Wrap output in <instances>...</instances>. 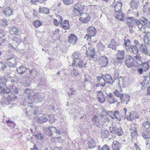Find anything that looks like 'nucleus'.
Segmentation results:
<instances>
[{"label":"nucleus","instance_id":"obj_57","mask_svg":"<svg viewBox=\"0 0 150 150\" xmlns=\"http://www.w3.org/2000/svg\"><path fill=\"white\" fill-rule=\"evenodd\" d=\"M70 74L71 75H74L76 76H77L79 74L78 71L75 69H73L71 70Z\"/></svg>","mask_w":150,"mask_h":150},{"label":"nucleus","instance_id":"obj_24","mask_svg":"<svg viewBox=\"0 0 150 150\" xmlns=\"http://www.w3.org/2000/svg\"><path fill=\"white\" fill-rule=\"evenodd\" d=\"M121 146V144L117 141H113L112 144V147L113 150H120Z\"/></svg>","mask_w":150,"mask_h":150},{"label":"nucleus","instance_id":"obj_14","mask_svg":"<svg viewBox=\"0 0 150 150\" xmlns=\"http://www.w3.org/2000/svg\"><path fill=\"white\" fill-rule=\"evenodd\" d=\"M127 119L130 120L139 118V116L136 111L132 112L129 113V116H126Z\"/></svg>","mask_w":150,"mask_h":150},{"label":"nucleus","instance_id":"obj_61","mask_svg":"<svg viewBox=\"0 0 150 150\" xmlns=\"http://www.w3.org/2000/svg\"><path fill=\"white\" fill-rule=\"evenodd\" d=\"M124 45L125 47L131 45V42L129 39H127V40H126L125 39H124Z\"/></svg>","mask_w":150,"mask_h":150},{"label":"nucleus","instance_id":"obj_11","mask_svg":"<svg viewBox=\"0 0 150 150\" xmlns=\"http://www.w3.org/2000/svg\"><path fill=\"white\" fill-rule=\"evenodd\" d=\"M77 40V37L73 34H70L68 37V41L69 42L73 45H74Z\"/></svg>","mask_w":150,"mask_h":150},{"label":"nucleus","instance_id":"obj_18","mask_svg":"<svg viewBox=\"0 0 150 150\" xmlns=\"http://www.w3.org/2000/svg\"><path fill=\"white\" fill-rule=\"evenodd\" d=\"M130 96L128 95L123 93L122 95L120 98L121 101L123 103H124V102H126L125 104L127 105L128 102L130 101Z\"/></svg>","mask_w":150,"mask_h":150},{"label":"nucleus","instance_id":"obj_13","mask_svg":"<svg viewBox=\"0 0 150 150\" xmlns=\"http://www.w3.org/2000/svg\"><path fill=\"white\" fill-rule=\"evenodd\" d=\"M101 120L99 117L96 115L93 116L92 121L93 124L97 126H98L100 125H101Z\"/></svg>","mask_w":150,"mask_h":150},{"label":"nucleus","instance_id":"obj_60","mask_svg":"<svg viewBox=\"0 0 150 150\" xmlns=\"http://www.w3.org/2000/svg\"><path fill=\"white\" fill-rule=\"evenodd\" d=\"M48 117L49 119V121L50 122V123H52L55 122V120L54 119L53 115H48Z\"/></svg>","mask_w":150,"mask_h":150},{"label":"nucleus","instance_id":"obj_6","mask_svg":"<svg viewBox=\"0 0 150 150\" xmlns=\"http://www.w3.org/2000/svg\"><path fill=\"white\" fill-rule=\"evenodd\" d=\"M32 98L35 103H38L43 100L45 96L42 94L36 93L33 95Z\"/></svg>","mask_w":150,"mask_h":150},{"label":"nucleus","instance_id":"obj_50","mask_svg":"<svg viewBox=\"0 0 150 150\" xmlns=\"http://www.w3.org/2000/svg\"><path fill=\"white\" fill-rule=\"evenodd\" d=\"M17 39L16 38H13L12 39L13 42L10 44L16 47L19 44V42L17 40Z\"/></svg>","mask_w":150,"mask_h":150},{"label":"nucleus","instance_id":"obj_64","mask_svg":"<svg viewBox=\"0 0 150 150\" xmlns=\"http://www.w3.org/2000/svg\"><path fill=\"white\" fill-rule=\"evenodd\" d=\"M107 114L111 117L112 119H114V112L112 111H108L107 112Z\"/></svg>","mask_w":150,"mask_h":150},{"label":"nucleus","instance_id":"obj_25","mask_svg":"<svg viewBox=\"0 0 150 150\" xmlns=\"http://www.w3.org/2000/svg\"><path fill=\"white\" fill-rule=\"evenodd\" d=\"M139 4L137 0H132L129 4L130 6L132 9H137Z\"/></svg>","mask_w":150,"mask_h":150},{"label":"nucleus","instance_id":"obj_34","mask_svg":"<svg viewBox=\"0 0 150 150\" xmlns=\"http://www.w3.org/2000/svg\"><path fill=\"white\" fill-rule=\"evenodd\" d=\"M114 119H116L119 121H121L122 119V116H121L120 112L117 110L114 111Z\"/></svg>","mask_w":150,"mask_h":150},{"label":"nucleus","instance_id":"obj_42","mask_svg":"<svg viewBox=\"0 0 150 150\" xmlns=\"http://www.w3.org/2000/svg\"><path fill=\"white\" fill-rule=\"evenodd\" d=\"M33 109V107L32 106H28L26 109V112L27 114L29 116L32 115Z\"/></svg>","mask_w":150,"mask_h":150},{"label":"nucleus","instance_id":"obj_7","mask_svg":"<svg viewBox=\"0 0 150 150\" xmlns=\"http://www.w3.org/2000/svg\"><path fill=\"white\" fill-rule=\"evenodd\" d=\"M81 17L79 18V20L82 23H87L90 20L91 17L88 13H85L81 14Z\"/></svg>","mask_w":150,"mask_h":150},{"label":"nucleus","instance_id":"obj_41","mask_svg":"<svg viewBox=\"0 0 150 150\" xmlns=\"http://www.w3.org/2000/svg\"><path fill=\"white\" fill-rule=\"evenodd\" d=\"M131 47V52L134 54H137L139 52V50L137 47L134 45H132Z\"/></svg>","mask_w":150,"mask_h":150},{"label":"nucleus","instance_id":"obj_17","mask_svg":"<svg viewBox=\"0 0 150 150\" xmlns=\"http://www.w3.org/2000/svg\"><path fill=\"white\" fill-rule=\"evenodd\" d=\"M74 9L80 13L84 10V5L82 3H79L75 4L73 6Z\"/></svg>","mask_w":150,"mask_h":150},{"label":"nucleus","instance_id":"obj_44","mask_svg":"<svg viewBox=\"0 0 150 150\" xmlns=\"http://www.w3.org/2000/svg\"><path fill=\"white\" fill-rule=\"evenodd\" d=\"M119 86L124 87L125 85L124 79L121 76H120L118 80Z\"/></svg>","mask_w":150,"mask_h":150},{"label":"nucleus","instance_id":"obj_43","mask_svg":"<svg viewBox=\"0 0 150 150\" xmlns=\"http://www.w3.org/2000/svg\"><path fill=\"white\" fill-rule=\"evenodd\" d=\"M8 24V23L6 19H3L0 21V26H1L4 27H7Z\"/></svg>","mask_w":150,"mask_h":150},{"label":"nucleus","instance_id":"obj_8","mask_svg":"<svg viewBox=\"0 0 150 150\" xmlns=\"http://www.w3.org/2000/svg\"><path fill=\"white\" fill-rule=\"evenodd\" d=\"M88 50H89L90 53L88 50H86V54L88 57H90L91 58H93L95 56V50L94 47L90 46L88 47Z\"/></svg>","mask_w":150,"mask_h":150},{"label":"nucleus","instance_id":"obj_16","mask_svg":"<svg viewBox=\"0 0 150 150\" xmlns=\"http://www.w3.org/2000/svg\"><path fill=\"white\" fill-rule=\"evenodd\" d=\"M97 100L101 103H103L105 101L104 96L101 91H100L98 92Z\"/></svg>","mask_w":150,"mask_h":150},{"label":"nucleus","instance_id":"obj_15","mask_svg":"<svg viewBox=\"0 0 150 150\" xmlns=\"http://www.w3.org/2000/svg\"><path fill=\"white\" fill-rule=\"evenodd\" d=\"M107 83L112 85L115 81L113 79L111 75L109 74H106L105 75V78H104Z\"/></svg>","mask_w":150,"mask_h":150},{"label":"nucleus","instance_id":"obj_38","mask_svg":"<svg viewBox=\"0 0 150 150\" xmlns=\"http://www.w3.org/2000/svg\"><path fill=\"white\" fill-rule=\"evenodd\" d=\"M39 12L40 13H42L48 14L49 13V9L47 8L40 7L39 8Z\"/></svg>","mask_w":150,"mask_h":150},{"label":"nucleus","instance_id":"obj_39","mask_svg":"<svg viewBox=\"0 0 150 150\" xmlns=\"http://www.w3.org/2000/svg\"><path fill=\"white\" fill-rule=\"evenodd\" d=\"M88 148L90 149H92L95 147L96 146V143L94 140L91 139L88 142Z\"/></svg>","mask_w":150,"mask_h":150},{"label":"nucleus","instance_id":"obj_62","mask_svg":"<svg viewBox=\"0 0 150 150\" xmlns=\"http://www.w3.org/2000/svg\"><path fill=\"white\" fill-rule=\"evenodd\" d=\"M11 91L12 93V94H18V91L16 87L15 86H13V89L11 90Z\"/></svg>","mask_w":150,"mask_h":150},{"label":"nucleus","instance_id":"obj_26","mask_svg":"<svg viewBox=\"0 0 150 150\" xmlns=\"http://www.w3.org/2000/svg\"><path fill=\"white\" fill-rule=\"evenodd\" d=\"M35 119H36V121L38 124L46 122L48 120L47 117L44 116H39L35 118Z\"/></svg>","mask_w":150,"mask_h":150},{"label":"nucleus","instance_id":"obj_28","mask_svg":"<svg viewBox=\"0 0 150 150\" xmlns=\"http://www.w3.org/2000/svg\"><path fill=\"white\" fill-rule=\"evenodd\" d=\"M60 26L65 30L69 29L70 27L69 24V21L66 20H64L63 23L62 22V24H60Z\"/></svg>","mask_w":150,"mask_h":150},{"label":"nucleus","instance_id":"obj_21","mask_svg":"<svg viewBox=\"0 0 150 150\" xmlns=\"http://www.w3.org/2000/svg\"><path fill=\"white\" fill-rule=\"evenodd\" d=\"M9 32L12 34L18 35L20 33V31L19 30V28L15 26H13L9 27Z\"/></svg>","mask_w":150,"mask_h":150},{"label":"nucleus","instance_id":"obj_36","mask_svg":"<svg viewBox=\"0 0 150 150\" xmlns=\"http://www.w3.org/2000/svg\"><path fill=\"white\" fill-rule=\"evenodd\" d=\"M142 135L145 139L150 138V130H146L142 133Z\"/></svg>","mask_w":150,"mask_h":150},{"label":"nucleus","instance_id":"obj_30","mask_svg":"<svg viewBox=\"0 0 150 150\" xmlns=\"http://www.w3.org/2000/svg\"><path fill=\"white\" fill-rule=\"evenodd\" d=\"M27 69L25 67L21 65L16 68V70L17 72L19 74H23L25 72Z\"/></svg>","mask_w":150,"mask_h":150},{"label":"nucleus","instance_id":"obj_49","mask_svg":"<svg viewBox=\"0 0 150 150\" xmlns=\"http://www.w3.org/2000/svg\"><path fill=\"white\" fill-rule=\"evenodd\" d=\"M73 58L76 59H80L81 58V55L78 52H75L72 54Z\"/></svg>","mask_w":150,"mask_h":150},{"label":"nucleus","instance_id":"obj_53","mask_svg":"<svg viewBox=\"0 0 150 150\" xmlns=\"http://www.w3.org/2000/svg\"><path fill=\"white\" fill-rule=\"evenodd\" d=\"M56 128L55 127H49L48 129L50 132V133L49 134V136H51L52 135L53 132H54L56 129Z\"/></svg>","mask_w":150,"mask_h":150},{"label":"nucleus","instance_id":"obj_51","mask_svg":"<svg viewBox=\"0 0 150 150\" xmlns=\"http://www.w3.org/2000/svg\"><path fill=\"white\" fill-rule=\"evenodd\" d=\"M33 23L34 26L36 28L39 27L42 25V23L39 20L34 21Z\"/></svg>","mask_w":150,"mask_h":150},{"label":"nucleus","instance_id":"obj_9","mask_svg":"<svg viewBox=\"0 0 150 150\" xmlns=\"http://www.w3.org/2000/svg\"><path fill=\"white\" fill-rule=\"evenodd\" d=\"M99 63L102 67H105L107 65L108 61L107 58L105 56H101L99 58Z\"/></svg>","mask_w":150,"mask_h":150},{"label":"nucleus","instance_id":"obj_55","mask_svg":"<svg viewBox=\"0 0 150 150\" xmlns=\"http://www.w3.org/2000/svg\"><path fill=\"white\" fill-rule=\"evenodd\" d=\"M113 94L118 97L120 98L123 93H120V92L117 89H115L113 92Z\"/></svg>","mask_w":150,"mask_h":150},{"label":"nucleus","instance_id":"obj_56","mask_svg":"<svg viewBox=\"0 0 150 150\" xmlns=\"http://www.w3.org/2000/svg\"><path fill=\"white\" fill-rule=\"evenodd\" d=\"M105 47V45L102 43H99L98 45V50L101 51H103L104 50Z\"/></svg>","mask_w":150,"mask_h":150},{"label":"nucleus","instance_id":"obj_54","mask_svg":"<svg viewBox=\"0 0 150 150\" xmlns=\"http://www.w3.org/2000/svg\"><path fill=\"white\" fill-rule=\"evenodd\" d=\"M119 77V73L118 71L117 70H115L114 71V72L113 76V79H114V80H117L118 79Z\"/></svg>","mask_w":150,"mask_h":150},{"label":"nucleus","instance_id":"obj_3","mask_svg":"<svg viewBox=\"0 0 150 150\" xmlns=\"http://www.w3.org/2000/svg\"><path fill=\"white\" fill-rule=\"evenodd\" d=\"M87 31L88 34H86L84 38L87 41H90L91 39V37L95 35L96 33V30L94 27L90 26L87 29Z\"/></svg>","mask_w":150,"mask_h":150},{"label":"nucleus","instance_id":"obj_31","mask_svg":"<svg viewBox=\"0 0 150 150\" xmlns=\"http://www.w3.org/2000/svg\"><path fill=\"white\" fill-rule=\"evenodd\" d=\"M115 4L114 8L115 12L121 11L122 3L120 1H117Z\"/></svg>","mask_w":150,"mask_h":150},{"label":"nucleus","instance_id":"obj_40","mask_svg":"<svg viewBox=\"0 0 150 150\" xmlns=\"http://www.w3.org/2000/svg\"><path fill=\"white\" fill-rule=\"evenodd\" d=\"M141 21L139 20L136 19L135 22V25H137L139 29H142L143 27H145V28L146 27H145Z\"/></svg>","mask_w":150,"mask_h":150},{"label":"nucleus","instance_id":"obj_5","mask_svg":"<svg viewBox=\"0 0 150 150\" xmlns=\"http://www.w3.org/2000/svg\"><path fill=\"white\" fill-rule=\"evenodd\" d=\"M125 63L127 67L130 68L134 65L135 61L131 56L128 55L126 57Z\"/></svg>","mask_w":150,"mask_h":150},{"label":"nucleus","instance_id":"obj_52","mask_svg":"<svg viewBox=\"0 0 150 150\" xmlns=\"http://www.w3.org/2000/svg\"><path fill=\"white\" fill-rule=\"evenodd\" d=\"M141 21H142L144 23V26L146 25V28L147 27L146 25L149 22L148 20L144 17H142L140 18Z\"/></svg>","mask_w":150,"mask_h":150},{"label":"nucleus","instance_id":"obj_48","mask_svg":"<svg viewBox=\"0 0 150 150\" xmlns=\"http://www.w3.org/2000/svg\"><path fill=\"white\" fill-rule=\"evenodd\" d=\"M6 80L4 78L0 79V86L4 87L6 86Z\"/></svg>","mask_w":150,"mask_h":150},{"label":"nucleus","instance_id":"obj_33","mask_svg":"<svg viewBox=\"0 0 150 150\" xmlns=\"http://www.w3.org/2000/svg\"><path fill=\"white\" fill-rule=\"evenodd\" d=\"M136 62H137V61L138 62H139V63H141V64H142V67H143V68L144 69V70L145 71H146L147 70H148L149 68V62H143L142 63V61L139 60H137V61H136Z\"/></svg>","mask_w":150,"mask_h":150},{"label":"nucleus","instance_id":"obj_10","mask_svg":"<svg viewBox=\"0 0 150 150\" xmlns=\"http://www.w3.org/2000/svg\"><path fill=\"white\" fill-rule=\"evenodd\" d=\"M106 94L107 96H106L105 98L108 102L112 104L116 101V100L115 97L113 96V95L111 93H106Z\"/></svg>","mask_w":150,"mask_h":150},{"label":"nucleus","instance_id":"obj_37","mask_svg":"<svg viewBox=\"0 0 150 150\" xmlns=\"http://www.w3.org/2000/svg\"><path fill=\"white\" fill-rule=\"evenodd\" d=\"M109 132L108 130H102L101 132V135L102 139L108 138L109 136Z\"/></svg>","mask_w":150,"mask_h":150},{"label":"nucleus","instance_id":"obj_58","mask_svg":"<svg viewBox=\"0 0 150 150\" xmlns=\"http://www.w3.org/2000/svg\"><path fill=\"white\" fill-rule=\"evenodd\" d=\"M63 3L65 5H69L73 2V0H62Z\"/></svg>","mask_w":150,"mask_h":150},{"label":"nucleus","instance_id":"obj_20","mask_svg":"<svg viewBox=\"0 0 150 150\" xmlns=\"http://www.w3.org/2000/svg\"><path fill=\"white\" fill-rule=\"evenodd\" d=\"M11 92L9 88L7 87H4L2 86H0V94L1 95H4L6 96L5 94H9Z\"/></svg>","mask_w":150,"mask_h":150},{"label":"nucleus","instance_id":"obj_4","mask_svg":"<svg viewBox=\"0 0 150 150\" xmlns=\"http://www.w3.org/2000/svg\"><path fill=\"white\" fill-rule=\"evenodd\" d=\"M6 64L10 67L15 68L17 65V62L16 58L14 57H9L6 59Z\"/></svg>","mask_w":150,"mask_h":150},{"label":"nucleus","instance_id":"obj_47","mask_svg":"<svg viewBox=\"0 0 150 150\" xmlns=\"http://www.w3.org/2000/svg\"><path fill=\"white\" fill-rule=\"evenodd\" d=\"M142 125L146 129V130H148V129L150 127V123L149 121H147L144 122L142 124Z\"/></svg>","mask_w":150,"mask_h":150},{"label":"nucleus","instance_id":"obj_59","mask_svg":"<svg viewBox=\"0 0 150 150\" xmlns=\"http://www.w3.org/2000/svg\"><path fill=\"white\" fill-rule=\"evenodd\" d=\"M5 36L4 34L3 33L2 30L0 29V45L3 42V38Z\"/></svg>","mask_w":150,"mask_h":150},{"label":"nucleus","instance_id":"obj_22","mask_svg":"<svg viewBox=\"0 0 150 150\" xmlns=\"http://www.w3.org/2000/svg\"><path fill=\"white\" fill-rule=\"evenodd\" d=\"M110 132L112 133H115L119 136H121L123 134V132L121 127H119L117 129L116 128L112 127V131H110Z\"/></svg>","mask_w":150,"mask_h":150},{"label":"nucleus","instance_id":"obj_27","mask_svg":"<svg viewBox=\"0 0 150 150\" xmlns=\"http://www.w3.org/2000/svg\"><path fill=\"white\" fill-rule=\"evenodd\" d=\"M139 49L142 53L146 55L149 54V50H148L145 45L144 44L141 45L139 47Z\"/></svg>","mask_w":150,"mask_h":150},{"label":"nucleus","instance_id":"obj_2","mask_svg":"<svg viewBox=\"0 0 150 150\" xmlns=\"http://www.w3.org/2000/svg\"><path fill=\"white\" fill-rule=\"evenodd\" d=\"M6 70L7 71H5V73L6 74V75L7 76L8 80L12 83H17L18 82V77L15 74L11 75L12 71L10 68H7Z\"/></svg>","mask_w":150,"mask_h":150},{"label":"nucleus","instance_id":"obj_29","mask_svg":"<svg viewBox=\"0 0 150 150\" xmlns=\"http://www.w3.org/2000/svg\"><path fill=\"white\" fill-rule=\"evenodd\" d=\"M134 127H132L131 128H129L131 133V136L132 138H133L137 134V125H134Z\"/></svg>","mask_w":150,"mask_h":150},{"label":"nucleus","instance_id":"obj_12","mask_svg":"<svg viewBox=\"0 0 150 150\" xmlns=\"http://www.w3.org/2000/svg\"><path fill=\"white\" fill-rule=\"evenodd\" d=\"M136 20L132 17H128L126 19V22L129 27L133 28L135 26Z\"/></svg>","mask_w":150,"mask_h":150},{"label":"nucleus","instance_id":"obj_35","mask_svg":"<svg viewBox=\"0 0 150 150\" xmlns=\"http://www.w3.org/2000/svg\"><path fill=\"white\" fill-rule=\"evenodd\" d=\"M116 42L115 40L114 39H111L110 44L108 45V47L115 50L116 48Z\"/></svg>","mask_w":150,"mask_h":150},{"label":"nucleus","instance_id":"obj_19","mask_svg":"<svg viewBox=\"0 0 150 150\" xmlns=\"http://www.w3.org/2000/svg\"><path fill=\"white\" fill-rule=\"evenodd\" d=\"M114 16L118 20L120 21H123L125 19L124 15L122 11L119 12H115L114 14Z\"/></svg>","mask_w":150,"mask_h":150},{"label":"nucleus","instance_id":"obj_46","mask_svg":"<svg viewBox=\"0 0 150 150\" xmlns=\"http://www.w3.org/2000/svg\"><path fill=\"white\" fill-rule=\"evenodd\" d=\"M7 68H10L6 67V65L5 63L0 62V70L4 71L5 70V69L6 68V71H7L6 69Z\"/></svg>","mask_w":150,"mask_h":150},{"label":"nucleus","instance_id":"obj_1","mask_svg":"<svg viewBox=\"0 0 150 150\" xmlns=\"http://www.w3.org/2000/svg\"><path fill=\"white\" fill-rule=\"evenodd\" d=\"M7 95V97H3L1 101L2 105H8L12 103L11 101L15 100L17 98V96L12 94V93Z\"/></svg>","mask_w":150,"mask_h":150},{"label":"nucleus","instance_id":"obj_32","mask_svg":"<svg viewBox=\"0 0 150 150\" xmlns=\"http://www.w3.org/2000/svg\"><path fill=\"white\" fill-rule=\"evenodd\" d=\"M117 60H120L123 59L125 57L124 50H118L117 53Z\"/></svg>","mask_w":150,"mask_h":150},{"label":"nucleus","instance_id":"obj_45","mask_svg":"<svg viewBox=\"0 0 150 150\" xmlns=\"http://www.w3.org/2000/svg\"><path fill=\"white\" fill-rule=\"evenodd\" d=\"M69 90L70 91L68 92V96H69L70 97L71 95L76 94V92L74 88H70Z\"/></svg>","mask_w":150,"mask_h":150},{"label":"nucleus","instance_id":"obj_23","mask_svg":"<svg viewBox=\"0 0 150 150\" xmlns=\"http://www.w3.org/2000/svg\"><path fill=\"white\" fill-rule=\"evenodd\" d=\"M2 12L6 17L11 16L13 14V10L10 7L6 8Z\"/></svg>","mask_w":150,"mask_h":150},{"label":"nucleus","instance_id":"obj_63","mask_svg":"<svg viewBox=\"0 0 150 150\" xmlns=\"http://www.w3.org/2000/svg\"><path fill=\"white\" fill-rule=\"evenodd\" d=\"M24 93L28 95H30L31 94L32 92H33V91L32 90H31L29 88H26L25 90H24Z\"/></svg>","mask_w":150,"mask_h":150}]
</instances>
